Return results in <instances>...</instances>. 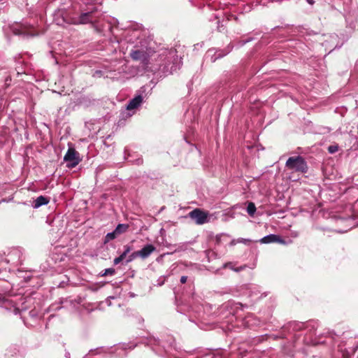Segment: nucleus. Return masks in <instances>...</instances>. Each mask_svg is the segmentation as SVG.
I'll return each instance as SVG.
<instances>
[{
	"label": "nucleus",
	"mask_w": 358,
	"mask_h": 358,
	"mask_svg": "<svg viewBox=\"0 0 358 358\" xmlns=\"http://www.w3.org/2000/svg\"><path fill=\"white\" fill-rule=\"evenodd\" d=\"M152 52V50L148 48L147 40H141L132 46L129 55L134 61L139 62L145 70L154 73L157 71L163 73H173L180 68V59L176 49L171 48L163 51L158 57L159 63L150 66V58Z\"/></svg>",
	"instance_id": "1"
},
{
	"label": "nucleus",
	"mask_w": 358,
	"mask_h": 358,
	"mask_svg": "<svg viewBox=\"0 0 358 358\" xmlns=\"http://www.w3.org/2000/svg\"><path fill=\"white\" fill-rule=\"evenodd\" d=\"M9 287L5 289H0V306L12 311L14 314H22L25 313L33 304V298L24 296L6 295Z\"/></svg>",
	"instance_id": "2"
},
{
	"label": "nucleus",
	"mask_w": 358,
	"mask_h": 358,
	"mask_svg": "<svg viewBox=\"0 0 358 358\" xmlns=\"http://www.w3.org/2000/svg\"><path fill=\"white\" fill-rule=\"evenodd\" d=\"M245 306L241 303L229 301L219 308L217 313L219 320L223 324L231 325V328L234 327L236 324H234V322L240 316L239 311Z\"/></svg>",
	"instance_id": "3"
},
{
	"label": "nucleus",
	"mask_w": 358,
	"mask_h": 358,
	"mask_svg": "<svg viewBox=\"0 0 358 358\" xmlns=\"http://www.w3.org/2000/svg\"><path fill=\"white\" fill-rule=\"evenodd\" d=\"M38 24L33 19H27L22 22H15L10 29L15 35L24 38L36 36L40 34Z\"/></svg>",
	"instance_id": "4"
},
{
	"label": "nucleus",
	"mask_w": 358,
	"mask_h": 358,
	"mask_svg": "<svg viewBox=\"0 0 358 358\" xmlns=\"http://www.w3.org/2000/svg\"><path fill=\"white\" fill-rule=\"evenodd\" d=\"M138 343L145 344L147 346L155 352L157 354L161 355L163 350L167 351L166 348H174L176 349L175 339L169 336L166 342H163V345H161L159 341L157 340L155 337H147L141 338Z\"/></svg>",
	"instance_id": "5"
},
{
	"label": "nucleus",
	"mask_w": 358,
	"mask_h": 358,
	"mask_svg": "<svg viewBox=\"0 0 358 358\" xmlns=\"http://www.w3.org/2000/svg\"><path fill=\"white\" fill-rule=\"evenodd\" d=\"M96 8L94 6L82 8L71 20V22L74 24H83L87 23H94L96 16L95 15Z\"/></svg>",
	"instance_id": "6"
},
{
	"label": "nucleus",
	"mask_w": 358,
	"mask_h": 358,
	"mask_svg": "<svg viewBox=\"0 0 358 358\" xmlns=\"http://www.w3.org/2000/svg\"><path fill=\"white\" fill-rule=\"evenodd\" d=\"M286 167L292 171L306 173L308 171L307 163L301 156L291 157L285 164Z\"/></svg>",
	"instance_id": "7"
},
{
	"label": "nucleus",
	"mask_w": 358,
	"mask_h": 358,
	"mask_svg": "<svg viewBox=\"0 0 358 358\" xmlns=\"http://www.w3.org/2000/svg\"><path fill=\"white\" fill-rule=\"evenodd\" d=\"M243 294H248L249 297L252 298L254 300L266 296V293H262L260 287L257 285H243L241 287Z\"/></svg>",
	"instance_id": "8"
},
{
	"label": "nucleus",
	"mask_w": 358,
	"mask_h": 358,
	"mask_svg": "<svg viewBox=\"0 0 358 358\" xmlns=\"http://www.w3.org/2000/svg\"><path fill=\"white\" fill-rule=\"evenodd\" d=\"M64 161L66 162L69 168H74L81 159L79 153L73 148L70 147L64 157Z\"/></svg>",
	"instance_id": "9"
},
{
	"label": "nucleus",
	"mask_w": 358,
	"mask_h": 358,
	"mask_svg": "<svg viewBox=\"0 0 358 358\" xmlns=\"http://www.w3.org/2000/svg\"><path fill=\"white\" fill-rule=\"evenodd\" d=\"M125 40L127 43L135 45L144 38L143 31L140 28H135L127 31Z\"/></svg>",
	"instance_id": "10"
},
{
	"label": "nucleus",
	"mask_w": 358,
	"mask_h": 358,
	"mask_svg": "<svg viewBox=\"0 0 358 358\" xmlns=\"http://www.w3.org/2000/svg\"><path fill=\"white\" fill-rule=\"evenodd\" d=\"M189 217L199 225L203 224L209 221L208 213L200 208H195L189 212Z\"/></svg>",
	"instance_id": "11"
},
{
	"label": "nucleus",
	"mask_w": 358,
	"mask_h": 358,
	"mask_svg": "<svg viewBox=\"0 0 358 358\" xmlns=\"http://www.w3.org/2000/svg\"><path fill=\"white\" fill-rule=\"evenodd\" d=\"M233 47L231 46V45H229L226 48L223 50H215V49H210L207 52V57H210V62H215L217 59L223 57L224 56L229 54Z\"/></svg>",
	"instance_id": "12"
},
{
	"label": "nucleus",
	"mask_w": 358,
	"mask_h": 358,
	"mask_svg": "<svg viewBox=\"0 0 358 358\" xmlns=\"http://www.w3.org/2000/svg\"><path fill=\"white\" fill-rule=\"evenodd\" d=\"M261 243H278L280 244H286V242L278 235L276 234H269L265 236L262 238L260 239Z\"/></svg>",
	"instance_id": "13"
},
{
	"label": "nucleus",
	"mask_w": 358,
	"mask_h": 358,
	"mask_svg": "<svg viewBox=\"0 0 358 358\" xmlns=\"http://www.w3.org/2000/svg\"><path fill=\"white\" fill-rule=\"evenodd\" d=\"M233 355H229L226 350H220L217 352H210L203 355L200 358H232Z\"/></svg>",
	"instance_id": "14"
},
{
	"label": "nucleus",
	"mask_w": 358,
	"mask_h": 358,
	"mask_svg": "<svg viewBox=\"0 0 358 358\" xmlns=\"http://www.w3.org/2000/svg\"><path fill=\"white\" fill-rule=\"evenodd\" d=\"M324 37L327 38V39H325L324 41L322 43V45L324 46L326 49H330L329 52H331L334 48H332V47L337 41L338 37L336 34L324 35Z\"/></svg>",
	"instance_id": "15"
},
{
	"label": "nucleus",
	"mask_w": 358,
	"mask_h": 358,
	"mask_svg": "<svg viewBox=\"0 0 358 358\" xmlns=\"http://www.w3.org/2000/svg\"><path fill=\"white\" fill-rule=\"evenodd\" d=\"M155 247L152 244L145 245L141 250H138L139 257L143 259L148 258L155 250Z\"/></svg>",
	"instance_id": "16"
},
{
	"label": "nucleus",
	"mask_w": 358,
	"mask_h": 358,
	"mask_svg": "<svg viewBox=\"0 0 358 358\" xmlns=\"http://www.w3.org/2000/svg\"><path fill=\"white\" fill-rule=\"evenodd\" d=\"M143 99V98L141 94L136 95L129 101L127 106V110H131L137 108L142 103Z\"/></svg>",
	"instance_id": "17"
},
{
	"label": "nucleus",
	"mask_w": 358,
	"mask_h": 358,
	"mask_svg": "<svg viewBox=\"0 0 358 358\" xmlns=\"http://www.w3.org/2000/svg\"><path fill=\"white\" fill-rule=\"evenodd\" d=\"M50 202V199L45 196H39L34 201L32 204L34 208H38L42 206L47 205Z\"/></svg>",
	"instance_id": "18"
},
{
	"label": "nucleus",
	"mask_w": 358,
	"mask_h": 358,
	"mask_svg": "<svg viewBox=\"0 0 358 358\" xmlns=\"http://www.w3.org/2000/svg\"><path fill=\"white\" fill-rule=\"evenodd\" d=\"M138 343H134V342H130V343H122V344H120L117 348H116V350H117V355H119V356H122L120 352H119L118 351L121 350V351H125L127 350H132L134 349L136 346H137Z\"/></svg>",
	"instance_id": "19"
},
{
	"label": "nucleus",
	"mask_w": 358,
	"mask_h": 358,
	"mask_svg": "<svg viewBox=\"0 0 358 358\" xmlns=\"http://www.w3.org/2000/svg\"><path fill=\"white\" fill-rule=\"evenodd\" d=\"M14 60L17 64H20V66H17L15 69L17 75L25 73V70L24 69L23 64L24 61L22 60V56L20 54H18L14 57Z\"/></svg>",
	"instance_id": "20"
},
{
	"label": "nucleus",
	"mask_w": 358,
	"mask_h": 358,
	"mask_svg": "<svg viewBox=\"0 0 358 358\" xmlns=\"http://www.w3.org/2000/svg\"><path fill=\"white\" fill-rule=\"evenodd\" d=\"M222 268H229L235 272H240L241 271H243L246 268V266L244 265V266L236 267V263L229 262H227V263L224 264L222 265Z\"/></svg>",
	"instance_id": "21"
},
{
	"label": "nucleus",
	"mask_w": 358,
	"mask_h": 358,
	"mask_svg": "<svg viewBox=\"0 0 358 358\" xmlns=\"http://www.w3.org/2000/svg\"><path fill=\"white\" fill-rule=\"evenodd\" d=\"M129 228V224H119L117 225L115 229H114L115 233L117 234V236L126 232Z\"/></svg>",
	"instance_id": "22"
},
{
	"label": "nucleus",
	"mask_w": 358,
	"mask_h": 358,
	"mask_svg": "<svg viewBox=\"0 0 358 358\" xmlns=\"http://www.w3.org/2000/svg\"><path fill=\"white\" fill-rule=\"evenodd\" d=\"M178 311L180 313L185 314L187 313H189L190 311H194L193 308L187 305H178L177 307Z\"/></svg>",
	"instance_id": "23"
},
{
	"label": "nucleus",
	"mask_w": 358,
	"mask_h": 358,
	"mask_svg": "<svg viewBox=\"0 0 358 358\" xmlns=\"http://www.w3.org/2000/svg\"><path fill=\"white\" fill-rule=\"evenodd\" d=\"M247 212L250 216H253L256 212V207L254 203L250 202L247 206Z\"/></svg>",
	"instance_id": "24"
},
{
	"label": "nucleus",
	"mask_w": 358,
	"mask_h": 358,
	"mask_svg": "<svg viewBox=\"0 0 358 358\" xmlns=\"http://www.w3.org/2000/svg\"><path fill=\"white\" fill-rule=\"evenodd\" d=\"M117 236V235L116 233H115V231L109 232L106 235L104 242L108 243L112 240H114Z\"/></svg>",
	"instance_id": "25"
},
{
	"label": "nucleus",
	"mask_w": 358,
	"mask_h": 358,
	"mask_svg": "<svg viewBox=\"0 0 358 358\" xmlns=\"http://www.w3.org/2000/svg\"><path fill=\"white\" fill-rule=\"evenodd\" d=\"M131 250V247L129 245H126L124 246V252L119 256L122 259H124L126 256L130 252Z\"/></svg>",
	"instance_id": "26"
},
{
	"label": "nucleus",
	"mask_w": 358,
	"mask_h": 358,
	"mask_svg": "<svg viewBox=\"0 0 358 358\" xmlns=\"http://www.w3.org/2000/svg\"><path fill=\"white\" fill-rule=\"evenodd\" d=\"M28 315L29 317L33 320H36L38 317V311L34 308V309H31L29 313H28Z\"/></svg>",
	"instance_id": "27"
},
{
	"label": "nucleus",
	"mask_w": 358,
	"mask_h": 358,
	"mask_svg": "<svg viewBox=\"0 0 358 358\" xmlns=\"http://www.w3.org/2000/svg\"><path fill=\"white\" fill-rule=\"evenodd\" d=\"M110 43L112 46V52H115L117 51V48L119 47V41L116 40L115 38L113 40H110Z\"/></svg>",
	"instance_id": "28"
},
{
	"label": "nucleus",
	"mask_w": 358,
	"mask_h": 358,
	"mask_svg": "<svg viewBox=\"0 0 358 358\" xmlns=\"http://www.w3.org/2000/svg\"><path fill=\"white\" fill-rule=\"evenodd\" d=\"M138 251H136V252H132L130 255H129L127 259L126 260V263H129L131 262V261H133L134 259H136V257H139V255H138Z\"/></svg>",
	"instance_id": "29"
},
{
	"label": "nucleus",
	"mask_w": 358,
	"mask_h": 358,
	"mask_svg": "<svg viewBox=\"0 0 358 358\" xmlns=\"http://www.w3.org/2000/svg\"><path fill=\"white\" fill-rule=\"evenodd\" d=\"M115 273V271L113 268H106L104 271V273L102 275H113Z\"/></svg>",
	"instance_id": "30"
},
{
	"label": "nucleus",
	"mask_w": 358,
	"mask_h": 358,
	"mask_svg": "<svg viewBox=\"0 0 358 358\" xmlns=\"http://www.w3.org/2000/svg\"><path fill=\"white\" fill-rule=\"evenodd\" d=\"M115 62H118L119 64H121V66L117 69L118 73L120 74L122 72H124L126 67L124 66V64H122L123 61L118 60V61H116Z\"/></svg>",
	"instance_id": "31"
},
{
	"label": "nucleus",
	"mask_w": 358,
	"mask_h": 358,
	"mask_svg": "<svg viewBox=\"0 0 358 358\" xmlns=\"http://www.w3.org/2000/svg\"><path fill=\"white\" fill-rule=\"evenodd\" d=\"M338 145H330L328 148V151L331 154H334V153L338 151Z\"/></svg>",
	"instance_id": "32"
},
{
	"label": "nucleus",
	"mask_w": 358,
	"mask_h": 358,
	"mask_svg": "<svg viewBox=\"0 0 358 358\" xmlns=\"http://www.w3.org/2000/svg\"><path fill=\"white\" fill-rule=\"evenodd\" d=\"M237 241L238 242V243H243L245 245H248L251 242V240L248 239V238H237Z\"/></svg>",
	"instance_id": "33"
},
{
	"label": "nucleus",
	"mask_w": 358,
	"mask_h": 358,
	"mask_svg": "<svg viewBox=\"0 0 358 358\" xmlns=\"http://www.w3.org/2000/svg\"><path fill=\"white\" fill-rule=\"evenodd\" d=\"M122 261H123V259H121V257H116V258H115V259H114V260H113V264H114L115 265H117V264H119L120 262H122Z\"/></svg>",
	"instance_id": "34"
},
{
	"label": "nucleus",
	"mask_w": 358,
	"mask_h": 358,
	"mask_svg": "<svg viewBox=\"0 0 358 358\" xmlns=\"http://www.w3.org/2000/svg\"><path fill=\"white\" fill-rule=\"evenodd\" d=\"M65 278H66V279H67V280H66V281H65V280H62V281L59 282V284L58 285V287H64V286H65L66 283L69 281V279H68V278H67L66 276H65Z\"/></svg>",
	"instance_id": "35"
},
{
	"label": "nucleus",
	"mask_w": 358,
	"mask_h": 358,
	"mask_svg": "<svg viewBox=\"0 0 358 358\" xmlns=\"http://www.w3.org/2000/svg\"><path fill=\"white\" fill-rule=\"evenodd\" d=\"M222 236V234H220V235H217L216 237H215V241H216V243L217 244H220V241H221V237Z\"/></svg>",
	"instance_id": "36"
},
{
	"label": "nucleus",
	"mask_w": 358,
	"mask_h": 358,
	"mask_svg": "<svg viewBox=\"0 0 358 358\" xmlns=\"http://www.w3.org/2000/svg\"><path fill=\"white\" fill-rule=\"evenodd\" d=\"M187 280V276H182L180 278V282L182 283V284H185Z\"/></svg>",
	"instance_id": "37"
},
{
	"label": "nucleus",
	"mask_w": 358,
	"mask_h": 358,
	"mask_svg": "<svg viewBox=\"0 0 358 358\" xmlns=\"http://www.w3.org/2000/svg\"><path fill=\"white\" fill-rule=\"evenodd\" d=\"M237 243H238V242L237 241V239H232L231 241V242L229 243V245L234 246V245H236Z\"/></svg>",
	"instance_id": "38"
},
{
	"label": "nucleus",
	"mask_w": 358,
	"mask_h": 358,
	"mask_svg": "<svg viewBox=\"0 0 358 358\" xmlns=\"http://www.w3.org/2000/svg\"><path fill=\"white\" fill-rule=\"evenodd\" d=\"M278 30L280 31L281 34H283L284 32L285 31V29L284 28H279L278 29Z\"/></svg>",
	"instance_id": "39"
},
{
	"label": "nucleus",
	"mask_w": 358,
	"mask_h": 358,
	"mask_svg": "<svg viewBox=\"0 0 358 358\" xmlns=\"http://www.w3.org/2000/svg\"><path fill=\"white\" fill-rule=\"evenodd\" d=\"M249 318H250V317H247L246 318H245V321L244 322V324H245L249 325V324H248V322H249Z\"/></svg>",
	"instance_id": "40"
},
{
	"label": "nucleus",
	"mask_w": 358,
	"mask_h": 358,
	"mask_svg": "<svg viewBox=\"0 0 358 358\" xmlns=\"http://www.w3.org/2000/svg\"><path fill=\"white\" fill-rule=\"evenodd\" d=\"M306 1L310 5H313L315 3L314 0H306Z\"/></svg>",
	"instance_id": "41"
},
{
	"label": "nucleus",
	"mask_w": 358,
	"mask_h": 358,
	"mask_svg": "<svg viewBox=\"0 0 358 358\" xmlns=\"http://www.w3.org/2000/svg\"><path fill=\"white\" fill-rule=\"evenodd\" d=\"M141 163H142V159H138L136 160V164H141Z\"/></svg>",
	"instance_id": "42"
},
{
	"label": "nucleus",
	"mask_w": 358,
	"mask_h": 358,
	"mask_svg": "<svg viewBox=\"0 0 358 358\" xmlns=\"http://www.w3.org/2000/svg\"><path fill=\"white\" fill-rule=\"evenodd\" d=\"M65 357H66V358H70V353H69V352H66V354H65Z\"/></svg>",
	"instance_id": "43"
},
{
	"label": "nucleus",
	"mask_w": 358,
	"mask_h": 358,
	"mask_svg": "<svg viewBox=\"0 0 358 358\" xmlns=\"http://www.w3.org/2000/svg\"><path fill=\"white\" fill-rule=\"evenodd\" d=\"M210 254H214V252L213 251H208L207 252V256L209 257Z\"/></svg>",
	"instance_id": "44"
},
{
	"label": "nucleus",
	"mask_w": 358,
	"mask_h": 358,
	"mask_svg": "<svg viewBox=\"0 0 358 358\" xmlns=\"http://www.w3.org/2000/svg\"><path fill=\"white\" fill-rule=\"evenodd\" d=\"M289 42H290L291 43H293V41H290ZM287 47H292V44H289H289H287Z\"/></svg>",
	"instance_id": "45"
},
{
	"label": "nucleus",
	"mask_w": 358,
	"mask_h": 358,
	"mask_svg": "<svg viewBox=\"0 0 358 358\" xmlns=\"http://www.w3.org/2000/svg\"><path fill=\"white\" fill-rule=\"evenodd\" d=\"M128 151H129V150H128V149H127V148H125V149H124V155H127Z\"/></svg>",
	"instance_id": "46"
},
{
	"label": "nucleus",
	"mask_w": 358,
	"mask_h": 358,
	"mask_svg": "<svg viewBox=\"0 0 358 358\" xmlns=\"http://www.w3.org/2000/svg\"><path fill=\"white\" fill-rule=\"evenodd\" d=\"M9 80H10V77L6 78V83H7V82Z\"/></svg>",
	"instance_id": "47"
},
{
	"label": "nucleus",
	"mask_w": 358,
	"mask_h": 358,
	"mask_svg": "<svg viewBox=\"0 0 358 358\" xmlns=\"http://www.w3.org/2000/svg\"><path fill=\"white\" fill-rule=\"evenodd\" d=\"M22 317L24 319V323L25 324H27V322H26V321L24 320V319L26 318V316H23V317Z\"/></svg>",
	"instance_id": "48"
},
{
	"label": "nucleus",
	"mask_w": 358,
	"mask_h": 358,
	"mask_svg": "<svg viewBox=\"0 0 358 358\" xmlns=\"http://www.w3.org/2000/svg\"><path fill=\"white\" fill-rule=\"evenodd\" d=\"M299 47H301L302 45V43H296Z\"/></svg>",
	"instance_id": "49"
},
{
	"label": "nucleus",
	"mask_w": 358,
	"mask_h": 358,
	"mask_svg": "<svg viewBox=\"0 0 358 358\" xmlns=\"http://www.w3.org/2000/svg\"><path fill=\"white\" fill-rule=\"evenodd\" d=\"M215 19H218V17L217 15H215Z\"/></svg>",
	"instance_id": "50"
},
{
	"label": "nucleus",
	"mask_w": 358,
	"mask_h": 358,
	"mask_svg": "<svg viewBox=\"0 0 358 358\" xmlns=\"http://www.w3.org/2000/svg\"><path fill=\"white\" fill-rule=\"evenodd\" d=\"M217 29H219L220 31H221V29H220V27L219 25L217 26Z\"/></svg>",
	"instance_id": "51"
},
{
	"label": "nucleus",
	"mask_w": 358,
	"mask_h": 358,
	"mask_svg": "<svg viewBox=\"0 0 358 358\" xmlns=\"http://www.w3.org/2000/svg\"><path fill=\"white\" fill-rule=\"evenodd\" d=\"M357 358H358V356H357Z\"/></svg>",
	"instance_id": "52"
}]
</instances>
